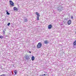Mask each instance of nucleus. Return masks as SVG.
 I'll use <instances>...</instances> for the list:
<instances>
[{"instance_id": "6", "label": "nucleus", "mask_w": 76, "mask_h": 76, "mask_svg": "<svg viewBox=\"0 0 76 76\" xmlns=\"http://www.w3.org/2000/svg\"><path fill=\"white\" fill-rule=\"evenodd\" d=\"M68 25H70L71 24V20H69L68 21Z\"/></svg>"}, {"instance_id": "9", "label": "nucleus", "mask_w": 76, "mask_h": 76, "mask_svg": "<svg viewBox=\"0 0 76 76\" xmlns=\"http://www.w3.org/2000/svg\"><path fill=\"white\" fill-rule=\"evenodd\" d=\"M31 60L32 61H34V60H35V57H34V56H32L31 57Z\"/></svg>"}, {"instance_id": "19", "label": "nucleus", "mask_w": 76, "mask_h": 76, "mask_svg": "<svg viewBox=\"0 0 76 76\" xmlns=\"http://www.w3.org/2000/svg\"><path fill=\"white\" fill-rule=\"evenodd\" d=\"M63 7H61V8H63Z\"/></svg>"}, {"instance_id": "17", "label": "nucleus", "mask_w": 76, "mask_h": 76, "mask_svg": "<svg viewBox=\"0 0 76 76\" xmlns=\"http://www.w3.org/2000/svg\"><path fill=\"white\" fill-rule=\"evenodd\" d=\"M71 18H72V19H73V16H71Z\"/></svg>"}, {"instance_id": "10", "label": "nucleus", "mask_w": 76, "mask_h": 76, "mask_svg": "<svg viewBox=\"0 0 76 76\" xmlns=\"http://www.w3.org/2000/svg\"><path fill=\"white\" fill-rule=\"evenodd\" d=\"M14 10H18V8L16 7H14Z\"/></svg>"}, {"instance_id": "1", "label": "nucleus", "mask_w": 76, "mask_h": 76, "mask_svg": "<svg viewBox=\"0 0 76 76\" xmlns=\"http://www.w3.org/2000/svg\"><path fill=\"white\" fill-rule=\"evenodd\" d=\"M41 47H42V43L41 42L39 43L37 45V48H40Z\"/></svg>"}, {"instance_id": "7", "label": "nucleus", "mask_w": 76, "mask_h": 76, "mask_svg": "<svg viewBox=\"0 0 76 76\" xmlns=\"http://www.w3.org/2000/svg\"><path fill=\"white\" fill-rule=\"evenodd\" d=\"M51 28H52V25H49L48 27V29H51Z\"/></svg>"}, {"instance_id": "3", "label": "nucleus", "mask_w": 76, "mask_h": 76, "mask_svg": "<svg viewBox=\"0 0 76 76\" xmlns=\"http://www.w3.org/2000/svg\"><path fill=\"white\" fill-rule=\"evenodd\" d=\"M10 4L11 5V6H14V3H13V2L12 1H9Z\"/></svg>"}, {"instance_id": "13", "label": "nucleus", "mask_w": 76, "mask_h": 76, "mask_svg": "<svg viewBox=\"0 0 76 76\" xmlns=\"http://www.w3.org/2000/svg\"><path fill=\"white\" fill-rule=\"evenodd\" d=\"M14 72H15V74H17V71L16 70H15L14 71Z\"/></svg>"}, {"instance_id": "5", "label": "nucleus", "mask_w": 76, "mask_h": 76, "mask_svg": "<svg viewBox=\"0 0 76 76\" xmlns=\"http://www.w3.org/2000/svg\"><path fill=\"white\" fill-rule=\"evenodd\" d=\"M44 42L45 44H48V41L47 40H45L44 41Z\"/></svg>"}, {"instance_id": "12", "label": "nucleus", "mask_w": 76, "mask_h": 76, "mask_svg": "<svg viewBox=\"0 0 76 76\" xmlns=\"http://www.w3.org/2000/svg\"><path fill=\"white\" fill-rule=\"evenodd\" d=\"M73 44L74 45H76V41H75L74 42Z\"/></svg>"}, {"instance_id": "15", "label": "nucleus", "mask_w": 76, "mask_h": 76, "mask_svg": "<svg viewBox=\"0 0 76 76\" xmlns=\"http://www.w3.org/2000/svg\"><path fill=\"white\" fill-rule=\"evenodd\" d=\"M3 38V36H0V38H1V39L2 38Z\"/></svg>"}, {"instance_id": "20", "label": "nucleus", "mask_w": 76, "mask_h": 76, "mask_svg": "<svg viewBox=\"0 0 76 76\" xmlns=\"http://www.w3.org/2000/svg\"><path fill=\"white\" fill-rule=\"evenodd\" d=\"M4 33H5V32L4 31Z\"/></svg>"}, {"instance_id": "8", "label": "nucleus", "mask_w": 76, "mask_h": 76, "mask_svg": "<svg viewBox=\"0 0 76 76\" xmlns=\"http://www.w3.org/2000/svg\"><path fill=\"white\" fill-rule=\"evenodd\" d=\"M62 10H63V9L61 8V9L57 10V11L58 12H60V11H61Z\"/></svg>"}, {"instance_id": "14", "label": "nucleus", "mask_w": 76, "mask_h": 76, "mask_svg": "<svg viewBox=\"0 0 76 76\" xmlns=\"http://www.w3.org/2000/svg\"><path fill=\"white\" fill-rule=\"evenodd\" d=\"M7 15H10V13H9L8 12H7Z\"/></svg>"}, {"instance_id": "2", "label": "nucleus", "mask_w": 76, "mask_h": 76, "mask_svg": "<svg viewBox=\"0 0 76 76\" xmlns=\"http://www.w3.org/2000/svg\"><path fill=\"white\" fill-rule=\"evenodd\" d=\"M25 58L26 60H30V57L28 56H25Z\"/></svg>"}, {"instance_id": "4", "label": "nucleus", "mask_w": 76, "mask_h": 76, "mask_svg": "<svg viewBox=\"0 0 76 76\" xmlns=\"http://www.w3.org/2000/svg\"><path fill=\"white\" fill-rule=\"evenodd\" d=\"M36 14L37 15V19L38 20H39V17L40 16V15H39V13H38V12H36Z\"/></svg>"}, {"instance_id": "11", "label": "nucleus", "mask_w": 76, "mask_h": 76, "mask_svg": "<svg viewBox=\"0 0 76 76\" xmlns=\"http://www.w3.org/2000/svg\"><path fill=\"white\" fill-rule=\"evenodd\" d=\"M24 22H28V19H24Z\"/></svg>"}, {"instance_id": "16", "label": "nucleus", "mask_w": 76, "mask_h": 76, "mask_svg": "<svg viewBox=\"0 0 76 76\" xmlns=\"http://www.w3.org/2000/svg\"><path fill=\"white\" fill-rule=\"evenodd\" d=\"M10 25V23H8L7 25H8V26H9V25Z\"/></svg>"}, {"instance_id": "18", "label": "nucleus", "mask_w": 76, "mask_h": 76, "mask_svg": "<svg viewBox=\"0 0 76 76\" xmlns=\"http://www.w3.org/2000/svg\"><path fill=\"white\" fill-rule=\"evenodd\" d=\"M29 53H31V51H29Z\"/></svg>"}]
</instances>
